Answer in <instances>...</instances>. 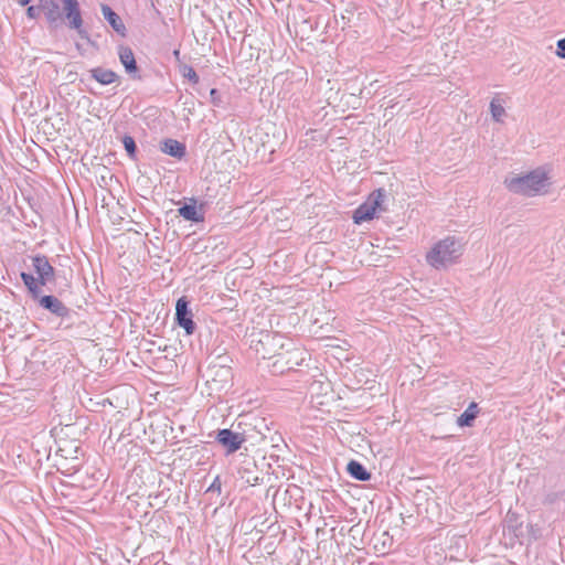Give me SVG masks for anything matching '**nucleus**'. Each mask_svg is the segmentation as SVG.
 <instances>
[{
  "label": "nucleus",
  "instance_id": "obj_22",
  "mask_svg": "<svg viewBox=\"0 0 565 565\" xmlns=\"http://www.w3.org/2000/svg\"><path fill=\"white\" fill-rule=\"evenodd\" d=\"M122 143L129 158L135 159L137 153V146L134 138L131 136L126 135L122 138Z\"/></svg>",
  "mask_w": 565,
  "mask_h": 565
},
{
  "label": "nucleus",
  "instance_id": "obj_11",
  "mask_svg": "<svg viewBox=\"0 0 565 565\" xmlns=\"http://www.w3.org/2000/svg\"><path fill=\"white\" fill-rule=\"evenodd\" d=\"M39 8L45 14L51 26H57L62 21L60 6L55 0H40Z\"/></svg>",
  "mask_w": 565,
  "mask_h": 565
},
{
  "label": "nucleus",
  "instance_id": "obj_6",
  "mask_svg": "<svg viewBox=\"0 0 565 565\" xmlns=\"http://www.w3.org/2000/svg\"><path fill=\"white\" fill-rule=\"evenodd\" d=\"M237 428L239 431H248L249 434L255 435V437L248 440L250 443H259L264 440L269 431V427L265 423V419L255 415L242 416L237 424Z\"/></svg>",
  "mask_w": 565,
  "mask_h": 565
},
{
  "label": "nucleus",
  "instance_id": "obj_28",
  "mask_svg": "<svg viewBox=\"0 0 565 565\" xmlns=\"http://www.w3.org/2000/svg\"><path fill=\"white\" fill-rule=\"evenodd\" d=\"M214 489H217L218 491L221 490V483L218 481V478H216L214 480V482L212 483V486L210 487V490H214Z\"/></svg>",
  "mask_w": 565,
  "mask_h": 565
},
{
  "label": "nucleus",
  "instance_id": "obj_29",
  "mask_svg": "<svg viewBox=\"0 0 565 565\" xmlns=\"http://www.w3.org/2000/svg\"><path fill=\"white\" fill-rule=\"evenodd\" d=\"M370 95H372V90L370 88L365 87L361 90V96H370Z\"/></svg>",
  "mask_w": 565,
  "mask_h": 565
},
{
  "label": "nucleus",
  "instance_id": "obj_3",
  "mask_svg": "<svg viewBox=\"0 0 565 565\" xmlns=\"http://www.w3.org/2000/svg\"><path fill=\"white\" fill-rule=\"evenodd\" d=\"M286 345H290V341L279 333L265 332L260 334L256 344V351L262 353L264 359H278Z\"/></svg>",
  "mask_w": 565,
  "mask_h": 565
},
{
  "label": "nucleus",
  "instance_id": "obj_31",
  "mask_svg": "<svg viewBox=\"0 0 565 565\" xmlns=\"http://www.w3.org/2000/svg\"><path fill=\"white\" fill-rule=\"evenodd\" d=\"M262 479H259L258 477L254 478L253 480V484H257Z\"/></svg>",
  "mask_w": 565,
  "mask_h": 565
},
{
  "label": "nucleus",
  "instance_id": "obj_18",
  "mask_svg": "<svg viewBox=\"0 0 565 565\" xmlns=\"http://www.w3.org/2000/svg\"><path fill=\"white\" fill-rule=\"evenodd\" d=\"M479 413L478 405L471 403L467 409L457 418V424L460 427L471 426Z\"/></svg>",
  "mask_w": 565,
  "mask_h": 565
},
{
  "label": "nucleus",
  "instance_id": "obj_7",
  "mask_svg": "<svg viewBox=\"0 0 565 565\" xmlns=\"http://www.w3.org/2000/svg\"><path fill=\"white\" fill-rule=\"evenodd\" d=\"M255 435L248 431H239L232 429H220L216 435V440L226 449L227 454L237 451L244 443H247Z\"/></svg>",
  "mask_w": 565,
  "mask_h": 565
},
{
  "label": "nucleus",
  "instance_id": "obj_27",
  "mask_svg": "<svg viewBox=\"0 0 565 565\" xmlns=\"http://www.w3.org/2000/svg\"><path fill=\"white\" fill-rule=\"evenodd\" d=\"M222 376L228 377L231 374V370L228 367H221L220 371Z\"/></svg>",
  "mask_w": 565,
  "mask_h": 565
},
{
  "label": "nucleus",
  "instance_id": "obj_30",
  "mask_svg": "<svg viewBox=\"0 0 565 565\" xmlns=\"http://www.w3.org/2000/svg\"><path fill=\"white\" fill-rule=\"evenodd\" d=\"M19 4L24 7L31 2V0H18Z\"/></svg>",
  "mask_w": 565,
  "mask_h": 565
},
{
  "label": "nucleus",
  "instance_id": "obj_17",
  "mask_svg": "<svg viewBox=\"0 0 565 565\" xmlns=\"http://www.w3.org/2000/svg\"><path fill=\"white\" fill-rule=\"evenodd\" d=\"M347 470L351 477L359 481H367L371 478V473L366 471L365 467L355 460L348 463Z\"/></svg>",
  "mask_w": 565,
  "mask_h": 565
},
{
  "label": "nucleus",
  "instance_id": "obj_13",
  "mask_svg": "<svg viewBox=\"0 0 565 565\" xmlns=\"http://www.w3.org/2000/svg\"><path fill=\"white\" fill-rule=\"evenodd\" d=\"M118 56L120 63L125 67V71L134 78H140V76L138 75V66L132 50L129 46L119 45Z\"/></svg>",
  "mask_w": 565,
  "mask_h": 565
},
{
  "label": "nucleus",
  "instance_id": "obj_21",
  "mask_svg": "<svg viewBox=\"0 0 565 565\" xmlns=\"http://www.w3.org/2000/svg\"><path fill=\"white\" fill-rule=\"evenodd\" d=\"M490 113L492 119L497 122H502L505 116V109L498 98H493L490 103Z\"/></svg>",
  "mask_w": 565,
  "mask_h": 565
},
{
  "label": "nucleus",
  "instance_id": "obj_16",
  "mask_svg": "<svg viewBox=\"0 0 565 565\" xmlns=\"http://www.w3.org/2000/svg\"><path fill=\"white\" fill-rule=\"evenodd\" d=\"M90 76L102 85H109L118 79L117 73L111 70L96 67L90 70Z\"/></svg>",
  "mask_w": 565,
  "mask_h": 565
},
{
  "label": "nucleus",
  "instance_id": "obj_26",
  "mask_svg": "<svg viewBox=\"0 0 565 565\" xmlns=\"http://www.w3.org/2000/svg\"><path fill=\"white\" fill-rule=\"evenodd\" d=\"M557 55L565 57V38L557 41Z\"/></svg>",
  "mask_w": 565,
  "mask_h": 565
},
{
  "label": "nucleus",
  "instance_id": "obj_15",
  "mask_svg": "<svg viewBox=\"0 0 565 565\" xmlns=\"http://www.w3.org/2000/svg\"><path fill=\"white\" fill-rule=\"evenodd\" d=\"M160 150L177 159H182L185 156V146L175 139H164L160 142Z\"/></svg>",
  "mask_w": 565,
  "mask_h": 565
},
{
  "label": "nucleus",
  "instance_id": "obj_8",
  "mask_svg": "<svg viewBox=\"0 0 565 565\" xmlns=\"http://www.w3.org/2000/svg\"><path fill=\"white\" fill-rule=\"evenodd\" d=\"M63 6V14L67 20L70 29L75 30L81 38H86V32L83 29V18L77 0H61Z\"/></svg>",
  "mask_w": 565,
  "mask_h": 565
},
{
  "label": "nucleus",
  "instance_id": "obj_32",
  "mask_svg": "<svg viewBox=\"0 0 565 565\" xmlns=\"http://www.w3.org/2000/svg\"><path fill=\"white\" fill-rule=\"evenodd\" d=\"M280 367H286L285 362H280Z\"/></svg>",
  "mask_w": 565,
  "mask_h": 565
},
{
  "label": "nucleus",
  "instance_id": "obj_1",
  "mask_svg": "<svg viewBox=\"0 0 565 565\" xmlns=\"http://www.w3.org/2000/svg\"><path fill=\"white\" fill-rule=\"evenodd\" d=\"M463 253V244L455 236L437 242L426 254V262L435 269H445L455 264Z\"/></svg>",
  "mask_w": 565,
  "mask_h": 565
},
{
  "label": "nucleus",
  "instance_id": "obj_2",
  "mask_svg": "<svg viewBox=\"0 0 565 565\" xmlns=\"http://www.w3.org/2000/svg\"><path fill=\"white\" fill-rule=\"evenodd\" d=\"M546 181L545 173L532 171L525 175L507 178L504 184L513 193L533 196L544 191Z\"/></svg>",
  "mask_w": 565,
  "mask_h": 565
},
{
  "label": "nucleus",
  "instance_id": "obj_12",
  "mask_svg": "<svg viewBox=\"0 0 565 565\" xmlns=\"http://www.w3.org/2000/svg\"><path fill=\"white\" fill-rule=\"evenodd\" d=\"M100 11L104 19L109 23L113 30L120 36L125 38L127 35V29L121 18L105 3L100 4Z\"/></svg>",
  "mask_w": 565,
  "mask_h": 565
},
{
  "label": "nucleus",
  "instance_id": "obj_10",
  "mask_svg": "<svg viewBox=\"0 0 565 565\" xmlns=\"http://www.w3.org/2000/svg\"><path fill=\"white\" fill-rule=\"evenodd\" d=\"M32 265L39 276L40 285L44 286L54 279V268L46 256L38 255L32 258Z\"/></svg>",
  "mask_w": 565,
  "mask_h": 565
},
{
  "label": "nucleus",
  "instance_id": "obj_19",
  "mask_svg": "<svg viewBox=\"0 0 565 565\" xmlns=\"http://www.w3.org/2000/svg\"><path fill=\"white\" fill-rule=\"evenodd\" d=\"M179 214L186 221L200 222L203 217L199 214L194 204H184L179 209Z\"/></svg>",
  "mask_w": 565,
  "mask_h": 565
},
{
  "label": "nucleus",
  "instance_id": "obj_23",
  "mask_svg": "<svg viewBox=\"0 0 565 565\" xmlns=\"http://www.w3.org/2000/svg\"><path fill=\"white\" fill-rule=\"evenodd\" d=\"M182 74L185 78H188L190 82L196 84L199 82V75L191 66H184L182 70Z\"/></svg>",
  "mask_w": 565,
  "mask_h": 565
},
{
  "label": "nucleus",
  "instance_id": "obj_25",
  "mask_svg": "<svg viewBox=\"0 0 565 565\" xmlns=\"http://www.w3.org/2000/svg\"><path fill=\"white\" fill-rule=\"evenodd\" d=\"M39 11H40L39 6H38V7L30 6V7L26 9V15H28L30 19H35V18L39 15Z\"/></svg>",
  "mask_w": 565,
  "mask_h": 565
},
{
  "label": "nucleus",
  "instance_id": "obj_14",
  "mask_svg": "<svg viewBox=\"0 0 565 565\" xmlns=\"http://www.w3.org/2000/svg\"><path fill=\"white\" fill-rule=\"evenodd\" d=\"M39 302L41 307L57 317L64 318L70 313V309L54 296H43L40 298Z\"/></svg>",
  "mask_w": 565,
  "mask_h": 565
},
{
  "label": "nucleus",
  "instance_id": "obj_9",
  "mask_svg": "<svg viewBox=\"0 0 565 565\" xmlns=\"http://www.w3.org/2000/svg\"><path fill=\"white\" fill-rule=\"evenodd\" d=\"M175 320L183 328L186 334H192L195 330V323L192 319V312L189 309L184 297L180 298L175 305Z\"/></svg>",
  "mask_w": 565,
  "mask_h": 565
},
{
  "label": "nucleus",
  "instance_id": "obj_24",
  "mask_svg": "<svg viewBox=\"0 0 565 565\" xmlns=\"http://www.w3.org/2000/svg\"><path fill=\"white\" fill-rule=\"evenodd\" d=\"M210 97H211V103L215 107H220L222 105V98H221V95H220V93H218V90L216 88H212L210 90Z\"/></svg>",
  "mask_w": 565,
  "mask_h": 565
},
{
  "label": "nucleus",
  "instance_id": "obj_20",
  "mask_svg": "<svg viewBox=\"0 0 565 565\" xmlns=\"http://www.w3.org/2000/svg\"><path fill=\"white\" fill-rule=\"evenodd\" d=\"M21 278H22L24 285L26 286V288L29 289V291L32 294V296L34 298L39 297V295H40L39 279H35L33 277V275L28 274V273H21Z\"/></svg>",
  "mask_w": 565,
  "mask_h": 565
},
{
  "label": "nucleus",
  "instance_id": "obj_4",
  "mask_svg": "<svg viewBox=\"0 0 565 565\" xmlns=\"http://www.w3.org/2000/svg\"><path fill=\"white\" fill-rule=\"evenodd\" d=\"M386 195L382 190H377L371 194L369 200L361 204L353 214L354 223L361 224L365 221H370L374 217L376 212L382 210V203Z\"/></svg>",
  "mask_w": 565,
  "mask_h": 565
},
{
  "label": "nucleus",
  "instance_id": "obj_5",
  "mask_svg": "<svg viewBox=\"0 0 565 565\" xmlns=\"http://www.w3.org/2000/svg\"><path fill=\"white\" fill-rule=\"evenodd\" d=\"M306 360V352L302 349L294 348L287 349L279 353L271 365L273 373L282 374L287 371L294 370Z\"/></svg>",
  "mask_w": 565,
  "mask_h": 565
}]
</instances>
